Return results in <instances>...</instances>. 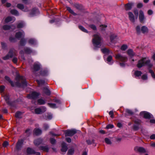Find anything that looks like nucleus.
I'll use <instances>...</instances> for the list:
<instances>
[{"label":"nucleus","mask_w":155,"mask_h":155,"mask_svg":"<svg viewBox=\"0 0 155 155\" xmlns=\"http://www.w3.org/2000/svg\"><path fill=\"white\" fill-rule=\"evenodd\" d=\"M16 79L17 81V85L18 86L24 87L27 86V83L25 77L24 76H20L18 74L17 75Z\"/></svg>","instance_id":"f257e3e1"},{"label":"nucleus","mask_w":155,"mask_h":155,"mask_svg":"<svg viewBox=\"0 0 155 155\" xmlns=\"http://www.w3.org/2000/svg\"><path fill=\"white\" fill-rule=\"evenodd\" d=\"M94 38L92 40V42L94 46V50H96L97 48H100L101 46V38L98 34H95L93 36Z\"/></svg>","instance_id":"f03ea898"},{"label":"nucleus","mask_w":155,"mask_h":155,"mask_svg":"<svg viewBox=\"0 0 155 155\" xmlns=\"http://www.w3.org/2000/svg\"><path fill=\"white\" fill-rule=\"evenodd\" d=\"M115 57L117 60L123 62H126L128 60L126 56H123L119 54H116Z\"/></svg>","instance_id":"7ed1b4c3"},{"label":"nucleus","mask_w":155,"mask_h":155,"mask_svg":"<svg viewBox=\"0 0 155 155\" xmlns=\"http://www.w3.org/2000/svg\"><path fill=\"white\" fill-rule=\"evenodd\" d=\"M15 50L13 49H11L8 54L6 56L3 57L2 58L4 60H7L10 58H12L13 56L16 55Z\"/></svg>","instance_id":"20e7f679"},{"label":"nucleus","mask_w":155,"mask_h":155,"mask_svg":"<svg viewBox=\"0 0 155 155\" xmlns=\"http://www.w3.org/2000/svg\"><path fill=\"white\" fill-rule=\"evenodd\" d=\"M147 60L146 58H143L139 60L137 65V67L140 68L144 66L146 64L145 63Z\"/></svg>","instance_id":"39448f33"},{"label":"nucleus","mask_w":155,"mask_h":155,"mask_svg":"<svg viewBox=\"0 0 155 155\" xmlns=\"http://www.w3.org/2000/svg\"><path fill=\"white\" fill-rule=\"evenodd\" d=\"M40 95V93L36 92H33L31 94L27 95L28 98L35 99L36 98Z\"/></svg>","instance_id":"423d86ee"},{"label":"nucleus","mask_w":155,"mask_h":155,"mask_svg":"<svg viewBox=\"0 0 155 155\" xmlns=\"http://www.w3.org/2000/svg\"><path fill=\"white\" fill-rule=\"evenodd\" d=\"M134 150L135 152L140 153H145L146 152L145 149L142 147H136L134 148Z\"/></svg>","instance_id":"0eeeda50"},{"label":"nucleus","mask_w":155,"mask_h":155,"mask_svg":"<svg viewBox=\"0 0 155 155\" xmlns=\"http://www.w3.org/2000/svg\"><path fill=\"white\" fill-rule=\"evenodd\" d=\"M141 115L143 116V117L146 119H150L152 118V115L146 111H142L140 113Z\"/></svg>","instance_id":"6e6552de"},{"label":"nucleus","mask_w":155,"mask_h":155,"mask_svg":"<svg viewBox=\"0 0 155 155\" xmlns=\"http://www.w3.org/2000/svg\"><path fill=\"white\" fill-rule=\"evenodd\" d=\"M75 130H67L65 131V136H71L76 133Z\"/></svg>","instance_id":"1a4fd4ad"},{"label":"nucleus","mask_w":155,"mask_h":155,"mask_svg":"<svg viewBox=\"0 0 155 155\" xmlns=\"http://www.w3.org/2000/svg\"><path fill=\"white\" fill-rule=\"evenodd\" d=\"M45 110L46 109L45 108L42 107L41 108H36L35 109V114H40L45 112Z\"/></svg>","instance_id":"9d476101"},{"label":"nucleus","mask_w":155,"mask_h":155,"mask_svg":"<svg viewBox=\"0 0 155 155\" xmlns=\"http://www.w3.org/2000/svg\"><path fill=\"white\" fill-rule=\"evenodd\" d=\"M145 19L144 15L143 12L140 10L139 12V19L140 22L141 23H143Z\"/></svg>","instance_id":"9b49d317"},{"label":"nucleus","mask_w":155,"mask_h":155,"mask_svg":"<svg viewBox=\"0 0 155 155\" xmlns=\"http://www.w3.org/2000/svg\"><path fill=\"white\" fill-rule=\"evenodd\" d=\"M17 7L19 9L22 10L24 12H28V9L26 7H25L24 5L21 4H18L17 5Z\"/></svg>","instance_id":"f8f14e48"},{"label":"nucleus","mask_w":155,"mask_h":155,"mask_svg":"<svg viewBox=\"0 0 155 155\" xmlns=\"http://www.w3.org/2000/svg\"><path fill=\"white\" fill-rule=\"evenodd\" d=\"M61 151L62 154H64L67 151L68 148L66 144L64 143H63L61 144Z\"/></svg>","instance_id":"ddd939ff"},{"label":"nucleus","mask_w":155,"mask_h":155,"mask_svg":"<svg viewBox=\"0 0 155 155\" xmlns=\"http://www.w3.org/2000/svg\"><path fill=\"white\" fill-rule=\"evenodd\" d=\"M129 18L132 22L134 23L135 21V19L133 13L131 12H129L128 13Z\"/></svg>","instance_id":"4468645a"},{"label":"nucleus","mask_w":155,"mask_h":155,"mask_svg":"<svg viewBox=\"0 0 155 155\" xmlns=\"http://www.w3.org/2000/svg\"><path fill=\"white\" fill-rule=\"evenodd\" d=\"M24 35L25 33L23 31H19L16 33L15 36L16 38L19 39L22 37H24Z\"/></svg>","instance_id":"2eb2a0df"},{"label":"nucleus","mask_w":155,"mask_h":155,"mask_svg":"<svg viewBox=\"0 0 155 155\" xmlns=\"http://www.w3.org/2000/svg\"><path fill=\"white\" fill-rule=\"evenodd\" d=\"M3 29L5 30H10L11 28L14 30L15 28V26L13 25H12L11 26L8 25H5L3 26Z\"/></svg>","instance_id":"dca6fc26"},{"label":"nucleus","mask_w":155,"mask_h":155,"mask_svg":"<svg viewBox=\"0 0 155 155\" xmlns=\"http://www.w3.org/2000/svg\"><path fill=\"white\" fill-rule=\"evenodd\" d=\"M101 51L104 54H113V52L112 51H110L108 49L106 48L101 49Z\"/></svg>","instance_id":"f3484780"},{"label":"nucleus","mask_w":155,"mask_h":155,"mask_svg":"<svg viewBox=\"0 0 155 155\" xmlns=\"http://www.w3.org/2000/svg\"><path fill=\"white\" fill-rule=\"evenodd\" d=\"M15 20V18L14 17L8 16L5 19V22L6 23H8L13 20L14 21Z\"/></svg>","instance_id":"a211bd4d"},{"label":"nucleus","mask_w":155,"mask_h":155,"mask_svg":"<svg viewBox=\"0 0 155 155\" xmlns=\"http://www.w3.org/2000/svg\"><path fill=\"white\" fill-rule=\"evenodd\" d=\"M23 143V141L22 140H19L18 141L16 144V148L18 150L20 149L22 146Z\"/></svg>","instance_id":"6ab92c4d"},{"label":"nucleus","mask_w":155,"mask_h":155,"mask_svg":"<svg viewBox=\"0 0 155 155\" xmlns=\"http://www.w3.org/2000/svg\"><path fill=\"white\" fill-rule=\"evenodd\" d=\"M34 132L35 134L38 135L41 134L42 131L41 130L39 129H35L34 130Z\"/></svg>","instance_id":"aec40b11"},{"label":"nucleus","mask_w":155,"mask_h":155,"mask_svg":"<svg viewBox=\"0 0 155 155\" xmlns=\"http://www.w3.org/2000/svg\"><path fill=\"white\" fill-rule=\"evenodd\" d=\"M127 54L130 57H133L135 54V53L131 49H128L127 50Z\"/></svg>","instance_id":"412c9836"},{"label":"nucleus","mask_w":155,"mask_h":155,"mask_svg":"<svg viewBox=\"0 0 155 155\" xmlns=\"http://www.w3.org/2000/svg\"><path fill=\"white\" fill-rule=\"evenodd\" d=\"M39 149L46 152H48L49 150V148L47 146L41 147H40Z\"/></svg>","instance_id":"4be33fe9"},{"label":"nucleus","mask_w":155,"mask_h":155,"mask_svg":"<svg viewBox=\"0 0 155 155\" xmlns=\"http://www.w3.org/2000/svg\"><path fill=\"white\" fill-rule=\"evenodd\" d=\"M145 63L149 68H150L153 66V64L150 63V60L148 59L146 60Z\"/></svg>","instance_id":"5701e85b"},{"label":"nucleus","mask_w":155,"mask_h":155,"mask_svg":"<svg viewBox=\"0 0 155 155\" xmlns=\"http://www.w3.org/2000/svg\"><path fill=\"white\" fill-rule=\"evenodd\" d=\"M132 4L130 3H127L125 5V10H130L132 8Z\"/></svg>","instance_id":"b1692460"},{"label":"nucleus","mask_w":155,"mask_h":155,"mask_svg":"<svg viewBox=\"0 0 155 155\" xmlns=\"http://www.w3.org/2000/svg\"><path fill=\"white\" fill-rule=\"evenodd\" d=\"M42 141V140L41 139H38L35 140L34 141V143L35 145H38L41 143Z\"/></svg>","instance_id":"393cba45"},{"label":"nucleus","mask_w":155,"mask_h":155,"mask_svg":"<svg viewBox=\"0 0 155 155\" xmlns=\"http://www.w3.org/2000/svg\"><path fill=\"white\" fill-rule=\"evenodd\" d=\"M86 142L87 143L88 145L94 144H95V145H96V144L94 143V140L93 139L87 140Z\"/></svg>","instance_id":"a878e982"},{"label":"nucleus","mask_w":155,"mask_h":155,"mask_svg":"<svg viewBox=\"0 0 155 155\" xmlns=\"http://www.w3.org/2000/svg\"><path fill=\"white\" fill-rule=\"evenodd\" d=\"M10 12L12 15L15 16H18L19 15V13L16 10L12 9L11 10Z\"/></svg>","instance_id":"bb28decb"},{"label":"nucleus","mask_w":155,"mask_h":155,"mask_svg":"<svg viewBox=\"0 0 155 155\" xmlns=\"http://www.w3.org/2000/svg\"><path fill=\"white\" fill-rule=\"evenodd\" d=\"M141 31L143 33H144L148 32V29L145 26H143L141 28Z\"/></svg>","instance_id":"cd10ccee"},{"label":"nucleus","mask_w":155,"mask_h":155,"mask_svg":"<svg viewBox=\"0 0 155 155\" xmlns=\"http://www.w3.org/2000/svg\"><path fill=\"white\" fill-rule=\"evenodd\" d=\"M40 68V65L39 64H35L34 65V70L35 71H38Z\"/></svg>","instance_id":"c85d7f7f"},{"label":"nucleus","mask_w":155,"mask_h":155,"mask_svg":"<svg viewBox=\"0 0 155 155\" xmlns=\"http://www.w3.org/2000/svg\"><path fill=\"white\" fill-rule=\"evenodd\" d=\"M27 152L28 154H34L35 153V151L30 148H27Z\"/></svg>","instance_id":"c756f323"},{"label":"nucleus","mask_w":155,"mask_h":155,"mask_svg":"<svg viewBox=\"0 0 155 155\" xmlns=\"http://www.w3.org/2000/svg\"><path fill=\"white\" fill-rule=\"evenodd\" d=\"M36 81L39 86L44 84L45 83V81L43 80H37Z\"/></svg>","instance_id":"7c9ffc66"},{"label":"nucleus","mask_w":155,"mask_h":155,"mask_svg":"<svg viewBox=\"0 0 155 155\" xmlns=\"http://www.w3.org/2000/svg\"><path fill=\"white\" fill-rule=\"evenodd\" d=\"M4 98L7 103L8 104H10V103L9 101V96L8 95L5 94L4 96Z\"/></svg>","instance_id":"2f4dec72"},{"label":"nucleus","mask_w":155,"mask_h":155,"mask_svg":"<svg viewBox=\"0 0 155 155\" xmlns=\"http://www.w3.org/2000/svg\"><path fill=\"white\" fill-rule=\"evenodd\" d=\"M67 10L71 13L72 14L74 15H76L77 14L74 12L73 10H72L70 7H67Z\"/></svg>","instance_id":"473e14b6"},{"label":"nucleus","mask_w":155,"mask_h":155,"mask_svg":"<svg viewBox=\"0 0 155 155\" xmlns=\"http://www.w3.org/2000/svg\"><path fill=\"white\" fill-rule=\"evenodd\" d=\"M25 25L23 21H21L18 24L17 28H23Z\"/></svg>","instance_id":"72a5a7b5"},{"label":"nucleus","mask_w":155,"mask_h":155,"mask_svg":"<svg viewBox=\"0 0 155 155\" xmlns=\"http://www.w3.org/2000/svg\"><path fill=\"white\" fill-rule=\"evenodd\" d=\"M43 91L47 95H49L50 94V91L47 87L44 88Z\"/></svg>","instance_id":"f704fd0d"},{"label":"nucleus","mask_w":155,"mask_h":155,"mask_svg":"<svg viewBox=\"0 0 155 155\" xmlns=\"http://www.w3.org/2000/svg\"><path fill=\"white\" fill-rule=\"evenodd\" d=\"M15 117L17 118H21L22 117V113L19 111L17 112L15 114Z\"/></svg>","instance_id":"c9c22d12"},{"label":"nucleus","mask_w":155,"mask_h":155,"mask_svg":"<svg viewBox=\"0 0 155 155\" xmlns=\"http://www.w3.org/2000/svg\"><path fill=\"white\" fill-rule=\"evenodd\" d=\"M142 74V73L140 71H136L134 72V75L135 77H139Z\"/></svg>","instance_id":"e433bc0d"},{"label":"nucleus","mask_w":155,"mask_h":155,"mask_svg":"<svg viewBox=\"0 0 155 155\" xmlns=\"http://www.w3.org/2000/svg\"><path fill=\"white\" fill-rule=\"evenodd\" d=\"M38 103L39 105L44 104L45 103V101L42 99H38Z\"/></svg>","instance_id":"4c0bfd02"},{"label":"nucleus","mask_w":155,"mask_h":155,"mask_svg":"<svg viewBox=\"0 0 155 155\" xmlns=\"http://www.w3.org/2000/svg\"><path fill=\"white\" fill-rule=\"evenodd\" d=\"M5 78L6 80L8 81L10 83L11 85L13 87L14 86L13 83V82L12 81H11L10 78L9 77H8L7 76H5Z\"/></svg>","instance_id":"58836bf2"},{"label":"nucleus","mask_w":155,"mask_h":155,"mask_svg":"<svg viewBox=\"0 0 155 155\" xmlns=\"http://www.w3.org/2000/svg\"><path fill=\"white\" fill-rule=\"evenodd\" d=\"M25 51L27 54H30L32 52V50L28 48H25Z\"/></svg>","instance_id":"ea45409f"},{"label":"nucleus","mask_w":155,"mask_h":155,"mask_svg":"<svg viewBox=\"0 0 155 155\" xmlns=\"http://www.w3.org/2000/svg\"><path fill=\"white\" fill-rule=\"evenodd\" d=\"M78 27L79 28L83 31L86 33H88V31H87L86 29H85L83 26L81 25H80Z\"/></svg>","instance_id":"a19ab883"},{"label":"nucleus","mask_w":155,"mask_h":155,"mask_svg":"<svg viewBox=\"0 0 155 155\" xmlns=\"http://www.w3.org/2000/svg\"><path fill=\"white\" fill-rule=\"evenodd\" d=\"M28 43L31 45H34L36 43V41L34 39H30L28 41Z\"/></svg>","instance_id":"79ce46f5"},{"label":"nucleus","mask_w":155,"mask_h":155,"mask_svg":"<svg viewBox=\"0 0 155 155\" xmlns=\"http://www.w3.org/2000/svg\"><path fill=\"white\" fill-rule=\"evenodd\" d=\"M74 6L78 9H82V6L81 5H79L78 4H75Z\"/></svg>","instance_id":"37998d69"},{"label":"nucleus","mask_w":155,"mask_h":155,"mask_svg":"<svg viewBox=\"0 0 155 155\" xmlns=\"http://www.w3.org/2000/svg\"><path fill=\"white\" fill-rule=\"evenodd\" d=\"M48 105L51 107L52 108H56L57 107L56 105L55 104L48 103Z\"/></svg>","instance_id":"c03bdc74"},{"label":"nucleus","mask_w":155,"mask_h":155,"mask_svg":"<svg viewBox=\"0 0 155 155\" xmlns=\"http://www.w3.org/2000/svg\"><path fill=\"white\" fill-rule=\"evenodd\" d=\"M127 46L126 45H123L121 47L120 49L122 51H125L127 49Z\"/></svg>","instance_id":"a18cd8bd"},{"label":"nucleus","mask_w":155,"mask_h":155,"mask_svg":"<svg viewBox=\"0 0 155 155\" xmlns=\"http://www.w3.org/2000/svg\"><path fill=\"white\" fill-rule=\"evenodd\" d=\"M136 29L137 34H139L140 33L141 30L140 29V27L139 26H137L136 27Z\"/></svg>","instance_id":"49530a36"},{"label":"nucleus","mask_w":155,"mask_h":155,"mask_svg":"<svg viewBox=\"0 0 155 155\" xmlns=\"http://www.w3.org/2000/svg\"><path fill=\"white\" fill-rule=\"evenodd\" d=\"M74 150L73 149H69L68 152V155H71L74 153Z\"/></svg>","instance_id":"de8ad7c7"},{"label":"nucleus","mask_w":155,"mask_h":155,"mask_svg":"<svg viewBox=\"0 0 155 155\" xmlns=\"http://www.w3.org/2000/svg\"><path fill=\"white\" fill-rule=\"evenodd\" d=\"M126 112L129 115H132L134 113L132 111L128 109H126L125 110Z\"/></svg>","instance_id":"09e8293b"},{"label":"nucleus","mask_w":155,"mask_h":155,"mask_svg":"<svg viewBox=\"0 0 155 155\" xmlns=\"http://www.w3.org/2000/svg\"><path fill=\"white\" fill-rule=\"evenodd\" d=\"M25 40L24 39H22L20 41V44L21 46H24L25 45Z\"/></svg>","instance_id":"8fccbe9b"},{"label":"nucleus","mask_w":155,"mask_h":155,"mask_svg":"<svg viewBox=\"0 0 155 155\" xmlns=\"http://www.w3.org/2000/svg\"><path fill=\"white\" fill-rule=\"evenodd\" d=\"M5 89V87L4 86H0V93L1 94H3Z\"/></svg>","instance_id":"3c124183"},{"label":"nucleus","mask_w":155,"mask_h":155,"mask_svg":"<svg viewBox=\"0 0 155 155\" xmlns=\"http://www.w3.org/2000/svg\"><path fill=\"white\" fill-rule=\"evenodd\" d=\"M134 123H135V124H137L138 125H140V124L141 123V121L140 120L138 119H137L134 120Z\"/></svg>","instance_id":"603ef678"},{"label":"nucleus","mask_w":155,"mask_h":155,"mask_svg":"<svg viewBox=\"0 0 155 155\" xmlns=\"http://www.w3.org/2000/svg\"><path fill=\"white\" fill-rule=\"evenodd\" d=\"M117 37V36L114 34H112L110 36V39L111 41Z\"/></svg>","instance_id":"864d4df0"},{"label":"nucleus","mask_w":155,"mask_h":155,"mask_svg":"<svg viewBox=\"0 0 155 155\" xmlns=\"http://www.w3.org/2000/svg\"><path fill=\"white\" fill-rule=\"evenodd\" d=\"M89 26L93 30H96L97 29L96 26L94 25H90Z\"/></svg>","instance_id":"5fc2aeb1"},{"label":"nucleus","mask_w":155,"mask_h":155,"mask_svg":"<svg viewBox=\"0 0 155 155\" xmlns=\"http://www.w3.org/2000/svg\"><path fill=\"white\" fill-rule=\"evenodd\" d=\"M105 142L107 144H110L111 143L110 140L108 138H105Z\"/></svg>","instance_id":"6e6d98bb"},{"label":"nucleus","mask_w":155,"mask_h":155,"mask_svg":"<svg viewBox=\"0 0 155 155\" xmlns=\"http://www.w3.org/2000/svg\"><path fill=\"white\" fill-rule=\"evenodd\" d=\"M46 72L45 71L42 70L40 72V75L42 76H44L46 75Z\"/></svg>","instance_id":"4d7b16f0"},{"label":"nucleus","mask_w":155,"mask_h":155,"mask_svg":"<svg viewBox=\"0 0 155 155\" xmlns=\"http://www.w3.org/2000/svg\"><path fill=\"white\" fill-rule=\"evenodd\" d=\"M100 27L101 28V30L102 31H104V30L107 28V26L105 25H101L100 26Z\"/></svg>","instance_id":"13d9d810"},{"label":"nucleus","mask_w":155,"mask_h":155,"mask_svg":"<svg viewBox=\"0 0 155 155\" xmlns=\"http://www.w3.org/2000/svg\"><path fill=\"white\" fill-rule=\"evenodd\" d=\"M139 125H138L137 124L134 125V129L135 130H138L139 128Z\"/></svg>","instance_id":"bf43d9fd"},{"label":"nucleus","mask_w":155,"mask_h":155,"mask_svg":"<svg viewBox=\"0 0 155 155\" xmlns=\"http://www.w3.org/2000/svg\"><path fill=\"white\" fill-rule=\"evenodd\" d=\"M114 127V125L113 124H109L106 127L107 129H109L110 128H112Z\"/></svg>","instance_id":"052dcab7"},{"label":"nucleus","mask_w":155,"mask_h":155,"mask_svg":"<svg viewBox=\"0 0 155 155\" xmlns=\"http://www.w3.org/2000/svg\"><path fill=\"white\" fill-rule=\"evenodd\" d=\"M38 11V9L36 8H34L33 9L32 12L31 13V15H32L35 14L36 12Z\"/></svg>","instance_id":"680f3d73"},{"label":"nucleus","mask_w":155,"mask_h":155,"mask_svg":"<svg viewBox=\"0 0 155 155\" xmlns=\"http://www.w3.org/2000/svg\"><path fill=\"white\" fill-rule=\"evenodd\" d=\"M112 59V57L111 56H109L108 57L107 61L108 62H110Z\"/></svg>","instance_id":"e2e57ef3"},{"label":"nucleus","mask_w":155,"mask_h":155,"mask_svg":"<svg viewBox=\"0 0 155 155\" xmlns=\"http://www.w3.org/2000/svg\"><path fill=\"white\" fill-rule=\"evenodd\" d=\"M147 76L145 74L143 75L141 77V78L143 80H147Z\"/></svg>","instance_id":"0e129e2a"},{"label":"nucleus","mask_w":155,"mask_h":155,"mask_svg":"<svg viewBox=\"0 0 155 155\" xmlns=\"http://www.w3.org/2000/svg\"><path fill=\"white\" fill-rule=\"evenodd\" d=\"M109 114L110 115V117L111 118H113L114 117V113L112 111H110L109 112Z\"/></svg>","instance_id":"69168bd1"},{"label":"nucleus","mask_w":155,"mask_h":155,"mask_svg":"<svg viewBox=\"0 0 155 155\" xmlns=\"http://www.w3.org/2000/svg\"><path fill=\"white\" fill-rule=\"evenodd\" d=\"M134 13L135 14V15H136V17H135V19H136L137 18L138 15V12L137 10H136L134 11Z\"/></svg>","instance_id":"338daca9"},{"label":"nucleus","mask_w":155,"mask_h":155,"mask_svg":"<svg viewBox=\"0 0 155 155\" xmlns=\"http://www.w3.org/2000/svg\"><path fill=\"white\" fill-rule=\"evenodd\" d=\"M56 140L54 139H50V142L52 144H54L55 143Z\"/></svg>","instance_id":"774afa93"}]
</instances>
